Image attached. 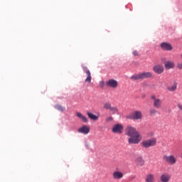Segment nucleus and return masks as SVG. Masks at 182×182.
I'll list each match as a JSON object with an SVG mask.
<instances>
[{"mask_svg": "<svg viewBox=\"0 0 182 182\" xmlns=\"http://www.w3.org/2000/svg\"><path fill=\"white\" fill-rule=\"evenodd\" d=\"M135 161L139 167L144 166V160L141 157H138Z\"/></svg>", "mask_w": 182, "mask_h": 182, "instance_id": "19", "label": "nucleus"}, {"mask_svg": "<svg viewBox=\"0 0 182 182\" xmlns=\"http://www.w3.org/2000/svg\"><path fill=\"white\" fill-rule=\"evenodd\" d=\"M142 147L144 149H149V147H154L157 144V139L156 138H152L149 139L145 141H143L141 142Z\"/></svg>", "mask_w": 182, "mask_h": 182, "instance_id": "3", "label": "nucleus"}, {"mask_svg": "<svg viewBox=\"0 0 182 182\" xmlns=\"http://www.w3.org/2000/svg\"><path fill=\"white\" fill-rule=\"evenodd\" d=\"M109 110L112 112V114H115V113L119 112V108H117V107H112Z\"/></svg>", "mask_w": 182, "mask_h": 182, "instance_id": "23", "label": "nucleus"}, {"mask_svg": "<svg viewBox=\"0 0 182 182\" xmlns=\"http://www.w3.org/2000/svg\"><path fill=\"white\" fill-rule=\"evenodd\" d=\"M82 69L87 76L85 82L87 83H90L92 82V74L90 73V70L87 69V67H82Z\"/></svg>", "mask_w": 182, "mask_h": 182, "instance_id": "10", "label": "nucleus"}, {"mask_svg": "<svg viewBox=\"0 0 182 182\" xmlns=\"http://www.w3.org/2000/svg\"><path fill=\"white\" fill-rule=\"evenodd\" d=\"M76 116L77 117H79V119H81L84 123H87V122H89V119H87V117L80 112H76Z\"/></svg>", "mask_w": 182, "mask_h": 182, "instance_id": "17", "label": "nucleus"}, {"mask_svg": "<svg viewBox=\"0 0 182 182\" xmlns=\"http://www.w3.org/2000/svg\"><path fill=\"white\" fill-rule=\"evenodd\" d=\"M161 48L163 49V50H173V46L171 44L168 43H162L161 44Z\"/></svg>", "mask_w": 182, "mask_h": 182, "instance_id": "12", "label": "nucleus"}, {"mask_svg": "<svg viewBox=\"0 0 182 182\" xmlns=\"http://www.w3.org/2000/svg\"><path fill=\"white\" fill-rule=\"evenodd\" d=\"M156 181V178L154 177V174L148 173L145 176V182H154Z\"/></svg>", "mask_w": 182, "mask_h": 182, "instance_id": "13", "label": "nucleus"}, {"mask_svg": "<svg viewBox=\"0 0 182 182\" xmlns=\"http://www.w3.org/2000/svg\"><path fill=\"white\" fill-rule=\"evenodd\" d=\"M100 85V86H102V87H103V85H105V82H101Z\"/></svg>", "mask_w": 182, "mask_h": 182, "instance_id": "30", "label": "nucleus"}, {"mask_svg": "<svg viewBox=\"0 0 182 182\" xmlns=\"http://www.w3.org/2000/svg\"><path fill=\"white\" fill-rule=\"evenodd\" d=\"M170 175L167 173H164L161 176L160 180L161 182H168L170 181Z\"/></svg>", "mask_w": 182, "mask_h": 182, "instance_id": "15", "label": "nucleus"}, {"mask_svg": "<svg viewBox=\"0 0 182 182\" xmlns=\"http://www.w3.org/2000/svg\"><path fill=\"white\" fill-rule=\"evenodd\" d=\"M164 66L166 69L169 70V69H173V68H174L175 64L174 62L173 61H166Z\"/></svg>", "mask_w": 182, "mask_h": 182, "instance_id": "16", "label": "nucleus"}, {"mask_svg": "<svg viewBox=\"0 0 182 182\" xmlns=\"http://www.w3.org/2000/svg\"><path fill=\"white\" fill-rule=\"evenodd\" d=\"M178 107L179 110H182V104H178Z\"/></svg>", "mask_w": 182, "mask_h": 182, "instance_id": "29", "label": "nucleus"}, {"mask_svg": "<svg viewBox=\"0 0 182 182\" xmlns=\"http://www.w3.org/2000/svg\"><path fill=\"white\" fill-rule=\"evenodd\" d=\"M123 130H124V127H123L122 124H116L112 127L113 133H118V134H122V133H123Z\"/></svg>", "mask_w": 182, "mask_h": 182, "instance_id": "8", "label": "nucleus"}, {"mask_svg": "<svg viewBox=\"0 0 182 182\" xmlns=\"http://www.w3.org/2000/svg\"><path fill=\"white\" fill-rule=\"evenodd\" d=\"M107 87H111L112 89H116L119 86V82L114 79H110L105 83Z\"/></svg>", "mask_w": 182, "mask_h": 182, "instance_id": "7", "label": "nucleus"}, {"mask_svg": "<svg viewBox=\"0 0 182 182\" xmlns=\"http://www.w3.org/2000/svg\"><path fill=\"white\" fill-rule=\"evenodd\" d=\"M149 113H150V114H156L157 111L156 110V109L151 108L149 110Z\"/></svg>", "mask_w": 182, "mask_h": 182, "instance_id": "24", "label": "nucleus"}, {"mask_svg": "<svg viewBox=\"0 0 182 182\" xmlns=\"http://www.w3.org/2000/svg\"><path fill=\"white\" fill-rule=\"evenodd\" d=\"M130 120H141L143 119V112L139 110H135L127 116Z\"/></svg>", "mask_w": 182, "mask_h": 182, "instance_id": "4", "label": "nucleus"}, {"mask_svg": "<svg viewBox=\"0 0 182 182\" xmlns=\"http://www.w3.org/2000/svg\"><path fill=\"white\" fill-rule=\"evenodd\" d=\"M134 56H139V52L137 50L133 51Z\"/></svg>", "mask_w": 182, "mask_h": 182, "instance_id": "28", "label": "nucleus"}, {"mask_svg": "<svg viewBox=\"0 0 182 182\" xmlns=\"http://www.w3.org/2000/svg\"><path fill=\"white\" fill-rule=\"evenodd\" d=\"M177 90V83H174L173 85L167 87V90L169 92H175Z\"/></svg>", "mask_w": 182, "mask_h": 182, "instance_id": "20", "label": "nucleus"}, {"mask_svg": "<svg viewBox=\"0 0 182 182\" xmlns=\"http://www.w3.org/2000/svg\"><path fill=\"white\" fill-rule=\"evenodd\" d=\"M151 99L153 100V106L155 109H161L163 101L160 98L156 97V95H151Z\"/></svg>", "mask_w": 182, "mask_h": 182, "instance_id": "6", "label": "nucleus"}, {"mask_svg": "<svg viewBox=\"0 0 182 182\" xmlns=\"http://www.w3.org/2000/svg\"><path fill=\"white\" fill-rule=\"evenodd\" d=\"M176 68H178V69H182V63H178Z\"/></svg>", "mask_w": 182, "mask_h": 182, "instance_id": "27", "label": "nucleus"}, {"mask_svg": "<svg viewBox=\"0 0 182 182\" xmlns=\"http://www.w3.org/2000/svg\"><path fill=\"white\" fill-rule=\"evenodd\" d=\"M104 109H106V110H110V109H112V104L109 102H105L104 104Z\"/></svg>", "mask_w": 182, "mask_h": 182, "instance_id": "22", "label": "nucleus"}, {"mask_svg": "<svg viewBox=\"0 0 182 182\" xmlns=\"http://www.w3.org/2000/svg\"><path fill=\"white\" fill-rule=\"evenodd\" d=\"M90 132V127H87V125H83L78 129V132L82 134H89Z\"/></svg>", "mask_w": 182, "mask_h": 182, "instance_id": "11", "label": "nucleus"}, {"mask_svg": "<svg viewBox=\"0 0 182 182\" xmlns=\"http://www.w3.org/2000/svg\"><path fill=\"white\" fill-rule=\"evenodd\" d=\"M133 178H135V176H134Z\"/></svg>", "mask_w": 182, "mask_h": 182, "instance_id": "32", "label": "nucleus"}, {"mask_svg": "<svg viewBox=\"0 0 182 182\" xmlns=\"http://www.w3.org/2000/svg\"><path fill=\"white\" fill-rule=\"evenodd\" d=\"M107 123H109V122H113V117H108L106 118Z\"/></svg>", "mask_w": 182, "mask_h": 182, "instance_id": "25", "label": "nucleus"}, {"mask_svg": "<svg viewBox=\"0 0 182 182\" xmlns=\"http://www.w3.org/2000/svg\"><path fill=\"white\" fill-rule=\"evenodd\" d=\"M112 176L114 180H120V178H123V173L120 171H114Z\"/></svg>", "mask_w": 182, "mask_h": 182, "instance_id": "14", "label": "nucleus"}, {"mask_svg": "<svg viewBox=\"0 0 182 182\" xmlns=\"http://www.w3.org/2000/svg\"><path fill=\"white\" fill-rule=\"evenodd\" d=\"M153 77V74L151 72L141 73L132 76V79L134 80H140L143 79H149Z\"/></svg>", "mask_w": 182, "mask_h": 182, "instance_id": "2", "label": "nucleus"}, {"mask_svg": "<svg viewBox=\"0 0 182 182\" xmlns=\"http://www.w3.org/2000/svg\"><path fill=\"white\" fill-rule=\"evenodd\" d=\"M181 58H182V55H181Z\"/></svg>", "mask_w": 182, "mask_h": 182, "instance_id": "31", "label": "nucleus"}, {"mask_svg": "<svg viewBox=\"0 0 182 182\" xmlns=\"http://www.w3.org/2000/svg\"><path fill=\"white\" fill-rule=\"evenodd\" d=\"M163 160L171 166H173L177 163V158L174 155H165L163 156Z\"/></svg>", "mask_w": 182, "mask_h": 182, "instance_id": "5", "label": "nucleus"}, {"mask_svg": "<svg viewBox=\"0 0 182 182\" xmlns=\"http://www.w3.org/2000/svg\"><path fill=\"white\" fill-rule=\"evenodd\" d=\"M147 136H148L149 137H154V132H149V133L147 134Z\"/></svg>", "mask_w": 182, "mask_h": 182, "instance_id": "26", "label": "nucleus"}, {"mask_svg": "<svg viewBox=\"0 0 182 182\" xmlns=\"http://www.w3.org/2000/svg\"><path fill=\"white\" fill-rule=\"evenodd\" d=\"M87 114L90 120H94V122H96V120L99 119V116L95 115L92 112H87Z\"/></svg>", "mask_w": 182, "mask_h": 182, "instance_id": "18", "label": "nucleus"}, {"mask_svg": "<svg viewBox=\"0 0 182 182\" xmlns=\"http://www.w3.org/2000/svg\"><path fill=\"white\" fill-rule=\"evenodd\" d=\"M152 70L154 73H156V75H161V73L164 72V67L161 65H156L152 68Z\"/></svg>", "mask_w": 182, "mask_h": 182, "instance_id": "9", "label": "nucleus"}, {"mask_svg": "<svg viewBox=\"0 0 182 182\" xmlns=\"http://www.w3.org/2000/svg\"><path fill=\"white\" fill-rule=\"evenodd\" d=\"M55 107L57 110H58V112H65V108L60 105H55Z\"/></svg>", "mask_w": 182, "mask_h": 182, "instance_id": "21", "label": "nucleus"}, {"mask_svg": "<svg viewBox=\"0 0 182 182\" xmlns=\"http://www.w3.org/2000/svg\"><path fill=\"white\" fill-rule=\"evenodd\" d=\"M125 134L129 137L128 139L129 144H139L143 140V136L134 127L127 126L125 128Z\"/></svg>", "mask_w": 182, "mask_h": 182, "instance_id": "1", "label": "nucleus"}]
</instances>
